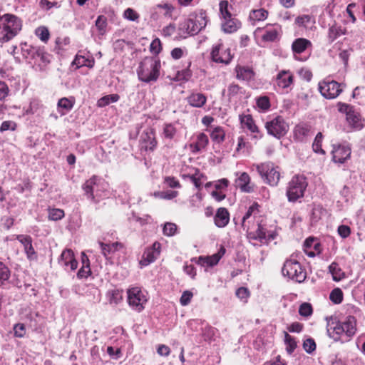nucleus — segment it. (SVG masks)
Listing matches in <instances>:
<instances>
[{"label": "nucleus", "mask_w": 365, "mask_h": 365, "mask_svg": "<svg viewBox=\"0 0 365 365\" xmlns=\"http://www.w3.org/2000/svg\"><path fill=\"white\" fill-rule=\"evenodd\" d=\"M160 61L156 57H145L137 69L138 79L144 83L155 82L160 76Z\"/></svg>", "instance_id": "obj_1"}, {"label": "nucleus", "mask_w": 365, "mask_h": 365, "mask_svg": "<svg viewBox=\"0 0 365 365\" xmlns=\"http://www.w3.org/2000/svg\"><path fill=\"white\" fill-rule=\"evenodd\" d=\"M22 21L18 16L11 14L3 15L0 29L3 36L0 37V43H4L13 39L21 30Z\"/></svg>", "instance_id": "obj_2"}, {"label": "nucleus", "mask_w": 365, "mask_h": 365, "mask_svg": "<svg viewBox=\"0 0 365 365\" xmlns=\"http://www.w3.org/2000/svg\"><path fill=\"white\" fill-rule=\"evenodd\" d=\"M85 195L93 203L97 204L105 196L103 182L96 175L87 180L82 185Z\"/></svg>", "instance_id": "obj_3"}, {"label": "nucleus", "mask_w": 365, "mask_h": 365, "mask_svg": "<svg viewBox=\"0 0 365 365\" xmlns=\"http://www.w3.org/2000/svg\"><path fill=\"white\" fill-rule=\"evenodd\" d=\"M308 185L306 177L302 175H295L289 182L286 195L289 202H296L303 197Z\"/></svg>", "instance_id": "obj_4"}, {"label": "nucleus", "mask_w": 365, "mask_h": 365, "mask_svg": "<svg viewBox=\"0 0 365 365\" xmlns=\"http://www.w3.org/2000/svg\"><path fill=\"white\" fill-rule=\"evenodd\" d=\"M282 273L284 276H287L292 280L299 283L304 282L307 277L306 271L302 268L300 263L293 259L285 261L282 269Z\"/></svg>", "instance_id": "obj_5"}, {"label": "nucleus", "mask_w": 365, "mask_h": 365, "mask_svg": "<svg viewBox=\"0 0 365 365\" xmlns=\"http://www.w3.org/2000/svg\"><path fill=\"white\" fill-rule=\"evenodd\" d=\"M257 170L265 183L271 186L278 184L280 179L279 170L274 163L267 162L257 165Z\"/></svg>", "instance_id": "obj_6"}, {"label": "nucleus", "mask_w": 365, "mask_h": 365, "mask_svg": "<svg viewBox=\"0 0 365 365\" xmlns=\"http://www.w3.org/2000/svg\"><path fill=\"white\" fill-rule=\"evenodd\" d=\"M265 128L269 135L279 139L286 135L289 130V125L282 116L278 115L266 122Z\"/></svg>", "instance_id": "obj_7"}, {"label": "nucleus", "mask_w": 365, "mask_h": 365, "mask_svg": "<svg viewBox=\"0 0 365 365\" xmlns=\"http://www.w3.org/2000/svg\"><path fill=\"white\" fill-rule=\"evenodd\" d=\"M128 302L133 309L140 312L144 309L147 299L139 287H133L128 290Z\"/></svg>", "instance_id": "obj_8"}, {"label": "nucleus", "mask_w": 365, "mask_h": 365, "mask_svg": "<svg viewBox=\"0 0 365 365\" xmlns=\"http://www.w3.org/2000/svg\"><path fill=\"white\" fill-rule=\"evenodd\" d=\"M341 86V84L335 81H324L319 83V90L324 98L333 99L342 92L343 88Z\"/></svg>", "instance_id": "obj_9"}, {"label": "nucleus", "mask_w": 365, "mask_h": 365, "mask_svg": "<svg viewBox=\"0 0 365 365\" xmlns=\"http://www.w3.org/2000/svg\"><path fill=\"white\" fill-rule=\"evenodd\" d=\"M161 245L158 242H155L150 247H148L143 252L140 264L142 266H148L153 262L159 256Z\"/></svg>", "instance_id": "obj_10"}, {"label": "nucleus", "mask_w": 365, "mask_h": 365, "mask_svg": "<svg viewBox=\"0 0 365 365\" xmlns=\"http://www.w3.org/2000/svg\"><path fill=\"white\" fill-rule=\"evenodd\" d=\"M17 240L24 246V252L29 261L38 259L37 252L32 245V238L30 235H19L16 237Z\"/></svg>", "instance_id": "obj_11"}, {"label": "nucleus", "mask_w": 365, "mask_h": 365, "mask_svg": "<svg viewBox=\"0 0 365 365\" xmlns=\"http://www.w3.org/2000/svg\"><path fill=\"white\" fill-rule=\"evenodd\" d=\"M332 160L334 163L342 164L351 155V148L345 145H333V150L331 151Z\"/></svg>", "instance_id": "obj_12"}, {"label": "nucleus", "mask_w": 365, "mask_h": 365, "mask_svg": "<svg viewBox=\"0 0 365 365\" xmlns=\"http://www.w3.org/2000/svg\"><path fill=\"white\" fill-rule=\"evenodd\" d=\"M142 148L146 151H153L158 144L154 129L148 128L143 132L140 136Z\"/></svg>", "instance_id": "obj_13"}, {"label": "nucleus", "mask_w": 365, "mask_h": 365, "mask_svg": "<svg viewBox=\"0 0 365 365\" xmlns=\"http://www.w3.org/2000/svg\"><path fill=\"white\" fill-rule=\"evenodd\" d=\"M343 327L341 325V322L336 321V319H331L328 321L327 326V332L330 338L334 341H338L341 339L343 333Z\"/></svg>", "instance_id": "obj_14"}, {"label": "nucleus", "mask_w": 365, "mask_h": 365, "mask_svg": "<svg viewBox=\"0 0 365 365\" xmlns=\"http://www.w3.org/2000/svg\"><path fill=\"white\" fill-rule=\"evenodd\" d=\"M211 56L213 61L225 64H228L232 58L229 48L220 52V45L216 46L212 48Z\"/></svg>", "instance_id": "obj_15"}, {"label": "nucleus", "mask_w": 365, "mask_h": 365, "mask_svg": "<svg viewBox=\"0 0 365 365\" xmlns=\"http://www.w3.org/2000/svg\"><path fill=\"white\" fill-rule=\"evenodd\" d=\"M188 19L192 20L195 26L193 31L197 34L204 29L207 23L206 14L204 11H200L198 14H191Z\"/></svg>", "instance_id": "obj_16"}, {"label": "nucleus", "mask_w": 365, "mask_h": 365, "mask_svg": "<svg viewBox=\"0 0 365 365\" xmlns=\"http://www.w3.org/2000/svg\"><path fill=\"white\" fill-rule=\"evenodd\" d=\"M230 213L227 208L220 207L217 209L214 217L215 225L219 228H223L229 223Z\"/></svg>", "instance_id": "obj_17"}, {"label": "nucleus", "mask_w": 365, "mask_h": 365, "mask_svg": "<svg viewBox=\"0 0 365 365\" xmlns=\"http://www.w3.org/2000/svg\"><path fill=\"white\" fill-rule=\"evenodd\" d=\"M343 333L347 337L353 336L356 331V320L353 316H348L344 322H341Z\"/></svg>", "instance_id": "obj_18"}, {"label": "nucleus", "mask_w": 365, "mask_h": 365, "mask_svg": "<svg viewBox=\"0 0 365 365\" xmlns=\"http://www.w3.org/2000/svg\"><path fill=\"white\" fill-rule=\"evenodd\" d=\"M195 26L192 20L188 18L181 21L178 25V34L182 38H186L187 36H192L197 34L193 31Z\"/></svg>", "instance_id": "obj_19"}, {"label": "nucleus", "mask_w": 365, "mask_h": 365, "mask_svg": "<svg viewBox=\"0 0 365 365\" xmlns=\"http://www.w3.org/2000/svg\"><path fill=\"white\" fill-rule=\"evenodd\" d=\"M294 24L299 28L309 29L315 24V18L309 14L299 15L295 19Z\"/></svg>", "instance_id": "obj_20"}, {"label": "nucleus", "mask_w": 365, "mask_h": 365, "mask_svg": "<svg viewBox=\"0 0 365 365\" xmlns=\"http://www.w3.org/2000/svg\"><path fill=\"white\" fill-rule=\"evenodd\" d=\"M257 31H264L262 40L264 42H274L279 39V29L276 28H269L267 26L265 28H257Z\"/></svg>", "instance_id": "obj_21"}, {"label": "nucleus", "mask_w": 365, "mask_h": 365, "mask_svg": "<svg viewBox=\"0 0 365 365\" xmlns=\"http://www.w3.org/2000/svg\"><path fill=\"white\" fill-rule=\"evenodd\" d=\"M241 123L245 126L250 132L256 133L253 135L254 138H261L262 135L259 134L258 127L256 125L255 120L251 115H245L240 118Z\"/></svg>", "instance_id": "obj_22"}, {"label": "nucleus", "mask_w": 365, "mask_h": 365, "mask_svg": "<svg viewBox=\"0 0 365 365\" xmlns=\"http://www.w3.org/2000/svg\"><path fill=\"white\" fill-rule=\"evenodd\" d=\"M346 118L349 125L356 130H361L364 126L360 114L355 109H353Z\"/></svg>", "instance_id": "obj_23"}, {"label": "nucleus", "mask_w": 365, "mask_h": 365, "mask_svg": "<svg viewBox=\"0 0 365 365\" xmlns=\"http://www.w3.org/2000/svg\"><path fill=\"white\" fill-rule=\"evenodd\" d=\"M236 77L239 80L250 81L254 78V71L247 66H237L235 68Z\"/></svg>", "instance_id": "obj_24"}, {"label": "nucleus", "mask_w": 365, "mask_h": 365, "mask_svg": "<svg viewBox=\"0 0 365 365\" xmlns=\"http://www.w3.org/2000/svg\"><path fill=\"white\" fill-rule=\"evenodd\" d=\"M293 82V76L289 71H282L277 76V83L282 88H288Z\"/></svg>", "instance_id": "obj_25"}, {"label": "nucleus", "mask_w": 365, "mask_h": 365, "mask_svg": "<svg viewBox=\"0 0 365 365\" xmlns=\"http://www.w3.org/2000/svg\"><path fill=\"white\" fill-rule=\"evenodd\" d=\"M246 232L249 240H259L261 242L267 240L266 229L260 223H257V228L255 231L249 230Z\"/></svg>", "instance_id": "obj_26"}, {"label": "nucleus", "mask_w": 365, "mask_h": 365, "mask_svg": "<svg viewBox=\"0 0 365 365\" xmlns=\"http://www.w3.org/2000/svg\"><path fill=\"white\" fill-rule=\"evenodd\" d=\"M311 46L312 43L309 40L304 38H299L293 41L292 44V50L294 54H300Z\"/></svg>", "instance_id": "obj_27"}, {"label": "nucleus", "mask_w": 365, "mask_h": 365, "mask_svg": "<svg viewBox=\"0 0 365 365\" xmlns=\"http://www.w3.org/2000/svg\"><path fill=\"white\" fill-rule=\"evenodd\" d=\"M250 182V178L249 175L244 172L236 179L235 185L237 187H240L242 192H250L252 189L249 186Z\"/></svg>", "instance_id": "obj_28"}, {"label": "nucleus", "mask_w": 365, "mask_h": 365, "mask_svg": "<svg viewBox=\"0 0 365 365\" xmlns=\"http://www.w3.org/2000/svg\"><path fill=\"white\" fill-rule=\"evenodd\" d=\"M207 101V98L203 93H192L187 97L188 103L195 108H202Z\"/></svg>", "instance_id": "obj_29"}, {"label": "nucleus", "mask_w": 365, "mask_h": 365, "mask_svg": "<svg viewBox=\"0 0 365 365\" xmlns=\"http://www.w3.org/2000/svg\"><path fill=\"white\" fill-rule=\"evenodd\" d=\"M241 26L240 21L235 18H229L225 19L224 23L222 24V29L225 33L231 34L236 31Z\"/></svg>", "instance_id": "obj_30"}, {"label": "nucleus", "mask_w": 365, "mask_h": 365, "mask_svg": "<svg viewBox=\"0 0 365 365\" xmlns=\"http://www.w3.org/2000/svg\"><path fill=\"white\" fill-rule=\"evenodd\" d=\"M259 205L257 202H254L251 206L249 207L247 211L245 212V215L242 218V227L244 230L248 231L250 230V226L248 225V223H250V221L248 220L251 216L253 215V213L255 211H258Z\"/></svg>", "instance_id": "obj_31"}, {"label": "nucleus", "mask_w": 365, "mask_h": 365, "mask_svg": "<svg viewBox=\"0 0 365 365\" xmlns=\"http://www.w3.org/2000/svg\"><path fill=\"white\" fill-rule=\"evenodd\" d=\"M345 34V29L336 24L332 25L329 29L328 39L330 43L334 42L337 38Z\"/></svg>", "instance_id": "obj_32"}, {"label": "nucleus", "mask_w": 365, "mask_h": 365, "mask_svg": "<svg viewBox=\"0 0 365 365\" xmlns=\"http://www.w3.org/2000/svg\"><path fill=\"white\" fill-rule=\"evenodd\" d=\"M99 245L101 250L102 254L107 257L110 253H113L117 251L119 247H122V245L120 242H113L112 244H106L100 242Z\"/></svg>", "instance_id": "obj_33"}, {"label": "nucleus", "mask_w": 365, "mask_h": 365, "mask_svg": "<svg viewBox=\"0 0 365 365\" xmlns=\"http://www.w3.org/2000/svg\"><path fill=\"white\" fill-rule=\"evenodd\" d=\"M208 142V137L203 133H200L197 136L195 143L193 145V152H200L207 145ZM191 147H192V145H191Z\"/></svg>", "instance_id": "obj_34"}, {"label": "nucleus", "mask_w": 365, "mask_h": 365, "mask_svg": "<svg viewBox=\"0 0 365 365\" xmlns=\"http://www.w3.org/2000/svg\"><path fill=\"white\" fill-rule=\"evenodd\" d=\"M309 132L310 126L306 124L296 125L294 130L295 137L299 140H302L307 137L309 134Z\"/></svg>", "instance_id": "obj_35"}, {"label": "nucleus", "mask_w": 365, "mask_h": 365, "mask_svg": "<svg viewBox=\"0 0 365 365\" xmlns=\"http://www.w3.org/2000/svg\"><path fill=\"white\" fill-rule=\"evenodd\" d=\"M177 134V128L173 123H165L163 128V136L165 139L173 140Z\"/></svg>", "instance_id": "obj_36"}, {"label": "nucleus", "mask_w": 365, "mask_h": 365, "mask_svg": "<svg viewBox=\"0 0 365 365\" xmlns=\"http://www.w3.org/2000/svg\"><path fill=\"white\" fill-rule=\"evenodd\" d=\"M72 64L75 65L77 68H81L82 66L92 68L94 65V61H91L88 58H86L83 56L76 55L75 59L72 62Z\"/></svg>", "instance_id": "obj_37"}, {"label": "nucleus", "mask_w": 365, "mask_h": 365, "mask_svg": "<svg viewBox=\"0 0 365 365\" xmlns=\"http://www.w3.org/2000/svg\"><path fill=\"white\" fill-rule=\"evenodd\" d=\"M191 63H192L191 61H188L187 62V67L185 69H182V71H178L176 76H175L176 81H187L190 78V77L192 76V74L191 70L190 69Z\"/></svg>", "instance_id": "obj_38"}, {"label": "nucleus", "mask_w": 365, "mask_h": 365, "mask_svg": "<svg viewBox=\"0 0 365 365\" xmlns=\"http://www.w3.org/2000/svg\"><path fill=\"white\" fill-rule=\"evenodd\" d=\"M73 252L70 249H66L62 252L61 255H60L58 262L65 267H68L69 262H71V260L72 259V258H73Z\"/></svg>", "instance_id": "obj_39"}, {"label": "nucleus", "mask_w": 365, "mask_h": 365, "mask_svg": "<svg viewBox=\"0 0 365 365\" xmlns=\"http://www.w3.org/2000/svg\"><path fill=\"white\" fill-rule=\"evenodd\" d=\"M330 273L332 274L334 281H339L344 277V273L341 271L339 264L336 262L331 263L329 266Z\"/></svg>", "instance_id": "obj_40"}, {"label": "nucleus", "mask_w": 365, "mask_h": 365, "mask_svg": "<svg viewBox=\"0 0 365 365\" xmlns=\"http://www.w3.org/2000/svg\"><path fill=\"white\" fill-rule=\"evenodd\" d=\"M51 57V55L45 51L44 47L38 46L37 50L35 51V58H39L44 64L50 63Z\"/></svg>", "instance_id": "obj_41"}, {"label": "nucleus", "mask_w": 365, "mask_h": 365, "mask_svg": "<svg viewBox=\"0 0 365 365\" xmlns=\"http://www.w3.org/2000/svg\"><path fill=\"white\" fill-rule=\"evenodd\" d=\"M225 132L220 127H216L211 132L210 137L212 141L217 143H220L225 140Z\"/></svg>", "instance_id": "obj_42"}, {"label": "nucleus", "mask_w": 365, "mask_h": 365, "mask_svg": "<svg viewBox=\"0 0 365 365\" xmlns=\"http://www.w3.org/2000/svg\"><path fill=\"white\" fill-rule=\"evenodd\" d=\"M120 98L118 94H110L102 97L98 101V106L99 107H103L109 105L110 103L117 102Z\"/></svg>", "instance_id": "obj_43"}, {"label": "nucleus", "mask_w": 365, "mask_h": 365, "mask_svg": "<svg viewBox=\"0 0 365 365\" xmlns=\"http://www.w3.org/2000/svg\"><path fill=\"white\" fill-rule=\"evenodd\" d=\"M11 272L8 267L0 262V287L5 284V282L10 278Z\"/></svg>", "instance_id": "obj_44"}, {"label": "nucleus", "mask_w": 365, "mask_h": 365, "mask_svg": "<svg viewBox=\"0 0 365 365\" xmlns=\"http://www.w3.org/2000/svg\"><path fill=\"white\" fill-rule=\"evenodd\" d=\"M284 342L287 345L286 350L287 351L291 354L294 352L295 349L297 348V342L294 337L290 336L287 332H284Z\"/></svg>", "instance_id": "obj_45"}, {"label": "nucleus", "mask_w": 365, "mask_h": 365, "mask_svg": "<svg viewBox=\"0 0 365 365\" xmlns=\"http://www.w3.org/2000/svg\"><path fill=\"white\" fill-rule=\"evenodd\" d=\"M268 16V11L264 9L253 10L250 14V19L254 21H263Z\"/></svg>", "instance_id": "obj_46"}, {"label": "nucleus", "mask_w": 365, "mask_h": 365, "mask_svg": "<svg viewBox=\"0 0 365 365\" xmlns=\"http://www.w3.org/2000/svg\"><path fill=\"white\" fill-rule=\"evenodd\" d=\"M184 178H188L191 182L194 184L196 188L200 189L202 187L201 178H203L204 175L200 173L198 170H196L195 173L194 175H184Z\"/></svg>", "instance_id": "obj_47"}, {"label": "nucleus", "mask_w": 365, "mask_h": 365, "mask_svg": "<svg viewBox=\"0 0 365 365\" xmlns=\"http://www.w3.org/2000/svg\"><path fill=\"white\" fill-rule=\"evenodd\" d=\"M48 211V219L53 221H57L62 219L65 214L64 211L58 208H49Z\"/></svg>", "instance_id": "obj_48"}, {"label": "nucleus", "mask_w": 365, "mask_h": 365, "mask_svg": "<svg viewBox=\"0 0 365 365\" xmlns=\"http://www.w3.org/2000/svg\"><path fill=\"white\" fill-rule=\"evenodd\" d=\"M330 300L335 304H339L343 301V292L341 289H334L329 294Z\"/></svg>", "instance_id": "obj_49"}, {"label": "nucleus", "mask_w": 365, "mask_h": 365, "mask_svg": "<svg viewBox=\"0 0 365 365\" xmlns=\"http://www.w3.org/2000/svg\"><path fill=\"white\" fill-rule=\"evenodd\" d=\"M178 230V226L173 222H165L163 227V233L168 237L175 235Z\"/></svg>", "instance_id": "obj_50"}, {"label": "nucleus", "mask_w": 365, "mask_h": 365, "mask_svg": "<svg viewBox=\"0 0 365 365\" xmlns=\"http://www.w3.org/2000/svg\"><path fill=\"white\" fill-rule=\"evenodd\" d=\"M323 135L322 133H318L312 144L313 150L317 153L324 154V150L322 148Z\"/></svg>", "instance_id": "obj_51"}, {"label": "nucleus", "mask_w": 365, "mask_h": 365, "mask_svg": "<svg viewBox=\"0 0 365 365\" xmlns=\"http://www.w3.org/2000/svg\"><path fill=\"white\" fill-rule=\"evenodd\" d=\"M96 26L101 34H104L107 26L106 17L103 15L98 16L96 21Z\"/></svg>", "instance_id": "obj_52"}, {"label": "nucleus", "mask_w": 365, "mask_h": 365, "mask_svg": "<svg viewBox=\"0 0 365 365\" xmlns=\"http://www.w3.org/2000/svg\"><path fill=\"white\" fill-rule=\"evenodd\" d=\"M35 34L43 42H47L49 39L50 34L48 29L45 26L37 28Z\"/></svg>", "instance_id": "obj_53"}, {"label": "nucleus", "mask_w": 365, "mask_h": 365, "mask_svg": "<svg viewBox=\"0 0 365 365\" xmlns=\"http://www.w3.org/2000/svg\"><path fill=\"white\" fill-rule=\"evenodd\" d=\"M122 299L121 292L118 289H113L108 292V300L110 304H117Z\"/></svg>", "instance_id": "obj_54"}, {"label": "nucleus", "mask_w": 365, "mask_h": 365, "mask_svg": "<svg viewBox=\"0 0 365 365\" xmlns=\"http://www.w3.org/2000/svg\"><path fill=\"white\" fill-rule=\"evenodd\" d=\"M91 274L90 262L88 258H86V264L82 267L77 272L78 279L87 278Z\"/></svg>", "instance_id": "obj_55"}, {"label": "nucleus", "mask_w": 365, "mask_h": 365, "mask_svg": "<svg viewBox=\"0 0 365 365\" xmlns=\"http://www.w3.org/2000/svg\"><path fill=\"white\" fill-rule=\"evenodd\" d=\"M123 17L131 21H138L140 15L134 9L128 8L123 12Z\"/></svg>", "instance_id": "obj_56"}, {"label": "nucleus", "mask_w": 365, "mask_h": 365, "mask_svg": "<svg viewBox=\"0 0 365 365\" xmlns=\"http://www.w3.org/2000/svg\"><path fill=\"white\" fill-rule=\"evenodd\" d=\"M74 103L67 98H62L58 102V106L64 109L66 111L71 110L73 107Z\"/></svg>", "instance_id": "obj_57"}, {"label": "nucleus", "mask_w": 365, "mask_h": 365, "mask_svg": "<svg viewBox=\"0 0 365 365\" xmlns=\"http://www.w3.org/2000/svg\"><path fill=\"white\" fill-rule=\"evenodd\" d=\"M200 331L205 341H210L214 335V329L207 324L200 327Z\"/></svg>", "instance_id": "obj_58"}, {"label": "nucleus", "mask_w": 365, "mask_h": 365, "mask_svg": "<svg viewBox=\"0 0 365 365\" xmlns=\"http://www.w3.org/2000/svg\"><path fill=\"white\" fill-rule=\"evenodd\" d=\"M228 6L229 4L227 1L224 0L220 1V11L224 20L232 17V15L228 10Z\"/></svg>", "instance_id": "obj_59"}, {"label": "nucleus", "mask_w": 365, "mask_h": 365, "mask_svg": "<svg viewBox=\"0 0 365 365\" xmlns=\"http://www.w3.org/2000/svg\"><path fill=\"white\" fill-rule=\"evenodd\" d=\"M303 348L308 354H312L316 349V343L312 338H309L304 341Z\"/></svg>", "instance_id": "obj_60"}, {"label": "nucleus", "mask_w": 365, "mask_h": 365, "mask_svg": "<svg viewBox=\"0 0 365 365\" xmlns=\"http://www.w3.org/2000/svg\"><path fill=\"white\" fill-rule=\"evenodd\" d=\"M299 314L303 317H309L312 314V307L309 303H303L299 309Z\"/></svg>", "instance_id": "obj_61"}, {"label": "nucleus", "mask_w": 365, "mask_h": 365, "mask_svg": "<svg viewBox=\"0 0 365 365\" xmlns=\"http://www.w3.org/2000/svg\"><path fill=\"white\" fill-rule=\"evenodd\" d=\"M16 128V123L11 120L4 121L0 126V132L3 133L7 130H15Z\"/></svg>", "instance_id": "obj_62"}, {"label": "nucleus", "mask_w": 365, "mask_h": 365, "mask_svg": "<svg viewBox=\"0 0 365 365\" xmlns=\"http://www.w3.org/2000/svg\"><path fill=\"white\" fill-rule=\"evenodd\" d=\"M192 293L189 291L186 290L184 291L181 295V297L180 299V302L182 306H186L190 304L192 298Z\"/></svg>", "instance_id": "obj_63"}, {"label": "nucleus", "mask_w": 365, "mask_h": 365, "mask_svg": "<svg viewBox=\"0 0 365 365\" xmlns=\"http://www.w3.org/2000/svg\"><path fill=\"white\" fill-rule=\"evenodd\" d=\"M242 88L235 83H231L229 85L227 88V95L230 98L237 96L240 92Z\"/></svg>", "instance_id": "obj_64"}]
</instances>
